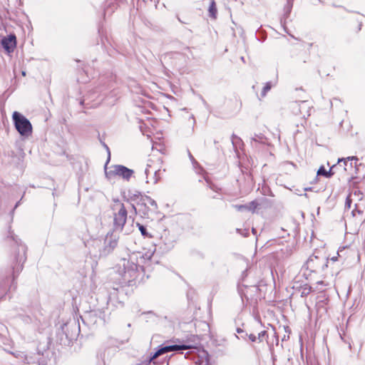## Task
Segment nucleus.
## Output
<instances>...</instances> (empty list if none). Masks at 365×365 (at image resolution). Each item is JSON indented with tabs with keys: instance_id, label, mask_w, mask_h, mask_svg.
I'll list each match as a JSON object with an SVG mask.
<instances>
[{
	"instance_id": "1",
	"label": "nucleus",
	"mask_w": 365,
	"mask_h": 365,
	"mask_svg": "<svg viewBox=\"0 0 365 365\" xmlns=\"http://www.w3.org/2000/svg\"><path fill=\"white\" fill-rule=\"evenodd\" d=\"M138 257L135 255L123 258L118 264V272L125 281L130 282L138 277Z\"/></svg>"
},
{
	"instance_id": "2",
	"label": "nucleus",
	"mask_w": 365,
	"mask_h": 365,
	"mask_svg": "<svg viewBox=\"0 0 365 365\" xmlns=\"http://www.w3.org/2000/svg\"><path fill=\"white\" fill-rule=\"evenodd\" d=\"M165 169L163 167V162L160 159L150 160L148 163L145 170L146 182L148 183L156 184L161 178Z\"/></svg>"
},
{
	"instance_id": "3",
	"label": "nucleus",
	"mask_w": 365,
	"mask_h": 365,
	"mask_svg": "<svg viewBox=\"0 0 365 365\" xmlns=\"http://www.w3.org/2000/svg\"><path fill=\"white\" fill-rule=\"evenodd\" d=\"M12 120L16 129L21 136L27 138L31 135V123L23 114L14 111L12 114Z\"/></svg>"
},
{
	"instance_id": "4",
	"label": "nucleus",
	"mask_w": 365,
	"mask_h": 365,
	"mask_svg": "<svg viewBox=\"0 0 365 365\" xmlns=\"http://www.w3.org/2000/svg\"><path fill=\"white\" fill-rule=\"evenodd\" d=\"M105 173L109 180H114L117 177H121L128 180L132 176L133 171L123 165H115L108 167L106 165Z\"/></svg>"
},
{
	"instance_id": "5",
	"label": "nucleus",
	"mask_w": 365,
	"mask_h": 365,
	"mask_svg": "<svg viewBox=\"0 0 365 365\" xmlns=\"http://www.w3.org/2000/svg\"><path fill=\"white\" fill-rule=\"evenodd\" d=\"M135 209L144 217L150 218L153 214L157 212L158 206L154 200L150 197L145 196L142 198L140 202L138 204L137 208Z\"/></svg>"
},
{
	"instance_id": "6",
	"label": "nucleus",
	"mask_w": 365,
	"mask_h": 365,
	"mask_svg": "<svg viewBox=\"0 0 365 365\" xmlns=\"http://www.w3.org/2000/svg\"><path fill=\"white\" fill-rule=\"evenodd\" d=\"M114 214V226L116 229L121 230L127 219V211L123 204L119 200H115L113 205Z\"/></svg>"
},
{
	"instance_id": "7",
	"label": "nucleus",
	"mask_w": 365,
	"mask_h": 365,
	"mask_svg": "<svg viewBox=\"0 0 365 365\" xmlns=\"http://www.w3.org/2000/svg\"><path fill=\"white\" fill-rule=\"evenodd\" d=\"M189 348L188 346L185 345H171V346H165L163 347H160L155 353L154 354L150 357V361H153L156 358H158L159 356L163 355L164 354L170 352V351H180V350H185Z\"/></svg>"
},
{
	"instance_id": "8",
	"label": "nucleus",
	"mask_w": 365,
	"mask_h": 365,
	"mask_svg": "<svg viewBox=\"0 0 365 365\" xmlns=\"http://www.w3.org/2000/svg\"><path fill=\"white\" fill-rule=\"evenodd\" d=\"M1 44L7 53L13 52L16 45V36L14 35H9L4 37L1 40Z\"/></svg>"
},
{
	"instance_id": "9",
	"label": "nucleus",
	"mask_w": 365,
	"mask_h": 365,
	"mask_svg": "<svg viewBox=\"0 0 365 365\" xmlns=\"http://www.w3.org/2000/svg\"><path fill=\"white\" fill-rule=\"evenodd\" d=\"M195 365H210V356L207 351H202L198 354Z\"/></svg>"
},
{
	"instance_id": "10",
	"label": "nucleus",
	"mask_w": 365,
	"mask_h": 365,
	"mask_svg": "<svg viewBox=\"0 0 365 365\" xmlns=\"http://www.w3.org/2000/svg\"><path fill=\"white\" fill-rule=\"evenodd\" d=\"M208 11H209L210 16L212 18H213V19L216 18L217 10L216 4H215V2L214 0H211Z\"/></svg>"
},
{
	"instance_id": "11",
	"label": "nucleus",
	"mask_w": 365,
	"mask_h": 365,
	"mask_svg": "<svg viewBox=\"0 0 365 365\" xmlns=\"http://www.w3.org/2000/svg\"><path fill=\"white\" fill-rule=\"evenodd\" d=\"M357 158L355 156L348 157L347 158H339L338 160V164H340L341 163H344V170H346L347 168V161L348 160H357Z\"/></svg>"
},
{
	"instance_id": "12",
	"label": "nucleus",
	"mask_w": 365,
	"mask_h": 365,
	"mask_svg": "<svg viewBox=\"0 0 365 365\" xmlns=\"http://www.w3.org/2000/svg\"><path fill=\"white\" fill-rule=\"evenodd\" d=\"M247 205H248L247 211L254 212L256 210V209L257 208L258 204L257 202L252 201V202L247 204Z\"/></svg>"
},
{
	"instance_id": "13",
	"label": "nucleus",
	"mask_w": 365,
	"mask_h": 365,
	"mask_svg": "<svg viewBox=\"0 0 365 365\" xmlns=\"http://www.w3.org/2000/svg\"><path fill=\"white\" fill-rule=\"evenodd\" d=\"M271 84L269 83H267L264 88H262V91L261 92V96L264 97L267 93L271 89Z\"/></svg>"
},
{
	"instance_id": "14",
	"label": "nucleus",
	"mask_w": 365,
	"mask_h": 365,
	"mask_svg": "<svg viewBox=\"0 0 365 365\" xmlns=\"http://www.w3.org/2000/svg\"><path fill=\"white\" fill-rule=\"evenodd\" d=\"M234 207L237 211H240V212L247 211L248 205H247V204L246 205H234Z\"/></svg>"
},
{
	"instance_id": "15",
	"label": "nucleus",
	"mask_w": 365,
	"mask_h": 365,
	"mask_svg": "<svg viewBox=\"0 0 365 365\" xmlns=\"http://www.w3.org/2000/svg\"><path fill=\"white\" fill-rule=\"evenodd\" d=\"M317 175H323L327 178V170L323 166L320 167L317 173Z\"/></svg>"
},
{
	"instance_id": "16",
	"label": "nucleus",
	"mask_w": 365,
	"mask_h": 365,
	"mask_svg": "<svg viewBox=\"0 0 365 365\" xmlns=\"http://www.w3.org/2000/svg\"><path fill=\"white\" fill-rule=\"evenodd\" d=\"M335 167V165H333L329 171L327 170V178H330L333 175L332 169Z\"/></svg>"
},
{
	"instance_id": "17",
	"label": "nucleus",
	"mask_w": 365,
	"mask_h": 365,
	"mask_svg": "<svg viewBox=\"0 0 365 365\" xmlns=\"http://www.w3.org/2000/svg\"><path fill=\"white\" fill-rule=\"evenodd\" d=\"M265 334H266L265 331H262L260 333H259L257 339L259 341H262V338Z\"/></svg>"
},
{
	"instance_id": "18",
	"label": "nucleus",
	"mask_w": 365,
	"mask_h": 365,
	"mask_svg": "<svg viewBox=\"0 0 365 365\" xmlns=\"http://www.w3.org/2000/svg\"><path fill=\"white\" fill-rule=\"evenodd\" d=\"M249 339L252 341H255L257 340V336L254 334H250L249 335Z\"/></svg>"
},
{
	"instance_id": "19",
	"label": "nucleus",
	"mask_w": 365,
	"mask_h": 365,
	"mask_svg": "<svg viewBox=\"0 0 365 365\" xmlns=\"http://www.w3.org/2000/svg\"><path fill=\"white\" fill-rule=\"evenodd\" d=\"M139 230L143 235L145 234V228L143 226L139 225Z\"/></svg>"
},
{
	"instance_id": "20",
	"label": "nucleus",
	"mask_w": 365,
	"mask_h": 365,
	"mask_svg": "<svg viewBox=\"0 0 365 365\" xmlns=\"http://www.w3.org/2000/svg\"><path fill=\"white\" fill-rule=\"evenodd\" d=\"M346 205L348 206L349 207H350V200H349V197H347V199H346Z\"/></svg>"
},
{
	"instance_id": "21",
	"label": "nucleus",
	"mask_w": 365,
	"mask_h": 365,
	"mask_svg": "<svg viewBox=\"0 0 365 365\" xmlns=\"http://www.w3.org/2000/svg\"><path fill=\"white\" fill-rule=\"evenodd\" d=\"M338 259V256H336V257H333L331 258V259L333 261V262H336Z\"/></svg>"
},
{
	"instance_id": "22",
	"label": "nucleus",
	"mask_w": 365,
	"mask_h": 365,
	"mask_svg": "<svg viewBox=\"0 0 365 365\" xmlns=\"http://www.w3.org/2000/svg\"><path fill=\"white\" fill-rule=\"evenodd\" d=\"M311 188L308 187V188H305L304 190L307 191V190H310Z\"/></svg>"
},
{
	"instance_id": "23",
	"label": "nucleus",
	"mask_w": 365,
	"mask_h": 365,
	"mask_svg": "<svg viewBox=\"0 0 365 365\" xmlns=\"http://www.w3.org/2000/svg\"><path fill=\"white\" fill-rule=\"evenodd\" d=\"M352 213H353V215L355 216V215H356L355 211H353Z\"/></svg>"
},
{
	"instance_id": "24",
	"label": "nucleus",
	"mask_w": 365,
	"mask_h": 365,
	"mask_svg": "<svg viewBox=\"0 0 365 365\" xmlns=\"http://www.w3.org/2000/svg\"><path fill=\"white\" fill-rule=\"evenodd\" d=\"M241 331H242L241 330L237 329V332H238V333H240V332H241Z\"/></svg>"
},
{
	"instance_id": "25",
	"label": "nucleus",
	"mask_w": 365,
	"mask_h": 365,
	"mask_svg": "<svg viewBox=\"0 0 365 365\" xmlns=\"http://www.w3.org/2000/svg\"><path fill=\"white\" fill-rule=\"evenodd\" d=\"M22 74H23V76L26 75L25 72H22Z\"/></svg>"
},
{
	"instance_id": "26",
	"label": "nucleus",
	"mask_w": 365,
	"mask_h": 365,
	"mask_svg": "<svg viewBox=\"0 0 365 365\" xmlns=\"http://www.w3.org/2000/svg\"><path fill=\"white\" fill-rule=\"evenodd\" d=\"M349 166H350V168H352V164H351V163H350V164H349Z\"/></svg>"
},
{
	"instance_id": "27",
	"label": "nucleus",
	"mask_w": 365,
	"mask_h": 365,
	"mask_svg": "<svg viewBox=\"0 0 365 365\" xmlns=\"http://www.w3.org/2000/svg\"><path fill=\"white\" fill-rule=\"evenodd\" d=\"M255 230L253 228L252 229V232L255 233Z\"/></svg>"
}]
</instances>
